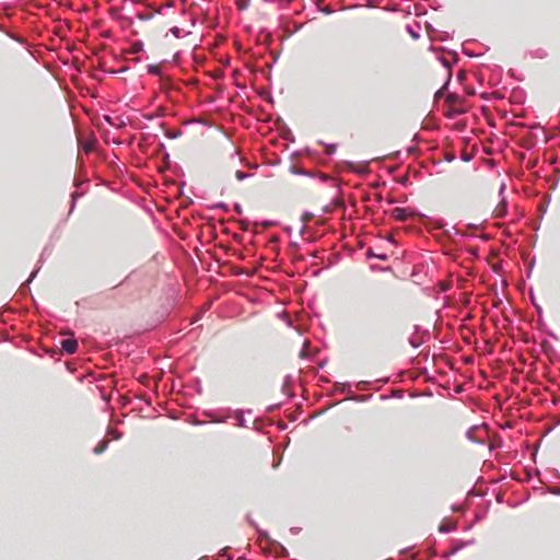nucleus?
Here are the masks:
<instances>
[{
    "instance_id": "41",
    "label": "nucleus",
    "mask_w": 560,
    "mask_h": 560,
    "mask_svg": "<svg viewBox=\"0 0 560 560\" xmlns=\"http://www.w3.org/2000/svg\"><path fill=\"white\" fill-rule=\"evenodd\" d=\"M307 228H306V224L305 222L302 224L301 229H300V234L303 235L305 232H306Z\"/></svg>"
},
{
    "instance_id": "48",
    "label": "nucleus",
    "mask_w": 560,
    "mask_h": 560,
    "mask_svg": "<svg viewBox=\"0 0 560 560\" xmlns=\"http://www.w3.org/2000/svg\"><path fill=\"white\" fill-rule=\"evenodd\" d=\"M305 217H311V214H310V213H307V212H304L303 218H302V219H303V221H305Z\"/></svg>"
},
{
    "instance_id": "53",
    "label": "nucleus",
    "mask_w": 560,
    "mask_h": 560,
    "mask_svg": "<svg viewBox=\"0 0 560 560\" xmlns=\"http://www.w3.org/2000/svg\"><path fill=\"white\" fill-rule=\"evenodd\" d=\"M291 532L296 533L298 529L296 528H291Z\"/></svg>"
},
{
    "instance_id": "14",
    "label": "nucleus",
    "mask_w": 560,
    "mask_h": 560,
    "mask_svg": "<svg viewBox=\"0 0 560 560\" xmlns=\"http://www.w3.org/2000/svg\"><path fill=\"white\" fill-rule=\"evenodd\" d=\"M108 446L107 440H102L93 450L94 454L100 455L102 454Z\"/></svg>"
},
{
    "instance_id": "1",
    "label": "nucleus",
    "mask_w": 560,
    "mask_h": 560,
    "mask_svg": "<svg viewBox=\"0 0 560 560\" xmlns=\"http://www.w3.org/2000/svg\"><path fill=\"white\" fill-rule=\"evenodd\" d=\"M246 518H247V522L253 527L256 528L259 537L265 538L269 542L270 547L272 548V550L277 557H289V551L287 550L285 547H283L280 542L272 540L266 530L258 528L256 522L254 520H252V517L249 515H247Z\"/></svg>"
},
{
    "instance_id": "38",
    "label": "nucleus",
    "mask_w": 560,
    "mask_h": 560,
    "mask_svg": "<svg viewBox=\"0 0 560 560\" xmlns=\"http://www.w3.org/2000/svg\"><path fill=\"white\" fill-rule=\"evenodd\" d=\"M349 399H352V400H357V401H362L363 400V397L361 396H357V395H351Z\"/></svg>"
},
{
    "instance_id": "24",
    "label": "nucleus",
    "mask_w": 560,
    "mask_h": 560,
    "mask_svg": "<svg viewBox=\"0 0 560 560\" xmlns=\"http://www.w3.org/2000/svg\"><path fill=\"white\" fill-rule=\"evenodd\" d=\"M79 197H80L79 192H77V191L72 192V195H71V202H70V210H69L70 213L74 210L75 205H77V199Z\"/></svg>"
},
{
    "instance_id": "43",
    "label": "nucleus",
    "mask_w": 560,
    "mask_h": 560,
    "mask_svg": "<svg viewBox=\"0 0 560 560\" xmlns=\"http://www.w3.org/2000/svg\"><path fill=\"white\" fill-rule=\"evenodd\" d=\"M322 12H324L326 14H330L332 12V10L330 8H324V9H322Z\"/></svg>"
},
{
    "instance_id": "2",
    "label": "nucleus",
    "mask_w": 560,
    "mask_h": 560,
    "mask_svg": "<svg viewBox=\"0 0 560 560\" xmlns=\"http://www.w3.org/2000/svg\"><path fill=\"white\" fill-rule=\"evenodd\" d=\"M474 542H475V539H469V540L453 539L452 547L447 551H444L442 553V557L443 558L452 557V556L456 555L463 548L470 546Z\"/></svg>"
},
{
    "instance_id": "46",
    "label": "nucleus",
    "mask_w": 560,
    "mask_h": 560,
    "mask_svg": "<svg viewBox=\"0 0 560 560\" xmlns=\"http://www.w3.org/2000/svg\"><path fill=\"white\" fill-rule=\"evenodd\" d=\"M413 329H415V332L418 334L420 331V326L419 325H415Z\"/></svg>"
},
{
    "instance_id": "13",
    "label": "nucleus",
    "mask_w": 560,
    "mask_h": 560,
    "mask_svg": "<svg viewBox=\"0 0 560 560\" xmlns=\"http://www.w3.org/2000/svg\"><path fill=\"white\" fill-rule=\"evenodd\" d=\"M406 30L412 38L418 39L420 37V34H419L420 25L419 24H417L416 27L408 24L406 26Z\"/></svg>"
},
{
    "instance_id": "25",
    "label": "nucleus",
    "mask_w": 560,
    "mask_h": 560,
    "mask_svg": "<svg viewBox=\"0 0 560 560\" xmlns=\"http://www.w3.org/2000/svg\"><path fill=\"white\" fill-rule=\"evenodd\" d=\"M148 72H149L150 74H155V75H158V74H160V73H161V69H160V67H159L158 65H149V66H148Z\"/></svg>"
},
{
    "instance_id": "30",
    "label": "nucleus",
    "mask_w": 560,
    "mask_h": 560,
    "mask_svg": "<svg viewBox=\"0 0 560 560\" xmlns=\"http://www.w3.org/2000/svg\"><path fill=\"white\" fill-rule=\"evenodd\" d=\"M108 434H110L113 436V439L115 440H119L121 438V432L117 431V430H114V429H108L107 430Z\"/></svg>"
},
{
    "instance_id": "11",
    "label": "nucleus",
    "mask_w": 560,
    "mask_h": 560,
    "mask_svg": "<svg viewBox=\"0 0 560 560\" xmlns=\"http://www.w3.org/2000/svg\"><path fill=\"white\" fill-rule=\"evenodd\" d=\"M95 140H81L79 142L80 149L85 152H91L94 148Z\"/></svg>"
},
{
    "instance_id": "21",
    "label": "nucleus",
    "mask_w": 560,
    "mask_h": 560,
    "mask_svg": "<svg viewBox=\"0 0 560 560\" xmlns=\"http://www.w3.org/2000/svg\"><path fill=\"white\" fill-rule=\"evenodd\" d=\"M450 81H451V75H448L447 80L445 81V83L442 85V88H440L436 92H435V98H440L443 96L444 92L447 90L448 88V84H450Z\"/></svg>"
},
{
    "instance_id": "37",
    "label": "nucleus",
    "mask_w": 560,
    "mask_h": 560,
    "mask_svg": "<svg viewBox=\"0 0 560 560\" xmlns=\"http://www.w3.org/2000/svg\"><path fill=\"white\" fill-rule=\"evenodd\" d=\"M336 151V144H329L328 145V154H332Z\"/></svg>"
},
{
    "instance_id": "27",
    "label": "nucleus",
    "mask_w": 560,
    "mask_h": 560,
    "mask_svg": "<svg viewBox=\"0 0 560 560\" xmlns=\"http://www.w3.org/2000/svg\"><path fill=\"white\" fill-rule=\"evenodd\" d=\"M50 253H51V249L48 247H45L40 254V258H39L38 262L42 264L44 261L45 257L49 256Z\"/></svg>"
},
{
    "instance_id": "10",
    "label": "nucleus",
    "mask_w": 560,
    "mask_h": 560,
    "mask_svg": "<svg viewBox=\"0 0 560 560\" xmlns=\"http://www.w3.org/2000/svg\"><path fill=\"white\" fill-rule=\"evenodd\" d=\"M335 390L340 393H351V384L349 382L339 383L337 382L334 385Z\"/></svg>"
},
{
    "instance_id": "36",
    "label": "nucleus",
    "mask_w": 560,
    "mask_h": 560,
    "mask_svg": "<svg viewBox=\"0 0 560 560\" xmlns=\"http://www.w3.org/2000/svg\"><path fill=\"white\" fill-rule=\"evenodd\" d=\"M462 160L465 162H468L471 160V155L468 153H464V154H462Z\"/></svg>"
},
{
    "instance_id": "33",
    "label": "nucleus",
    "mask_w": 560,
    "mask_h": 560,
    "mask_svg": "<svg viewBox=\"0 0 560 560\" xmlns=\"http://www.w3.org/2000/svg\"><path fill=\"white\" fill-rule=\"evenodd\" d=\"M446 233L448 235H451V234H453V235L459 234L458 230L455 226H452L450 230H446Z\"/></svg>"
},
{
    "instance_id": "49",
    "label": "nucleus",
    "mask_w": 560,
    "mask_h": 560,
    "mask_svg": "<svg viewBox=\"0 0 560 560\" xmlns=\"http://www.w3.org/2000/svg\"><path fill=\"white\" fill-rule=\"evenodd\" d=\"M218 422H225L226 421V418H221L219 420H217Z\"/></svg>"
},
{
    "instance_id": "45",
    "label": "nucleus",
    "mask_w": 560,
    "mask_h": 560,
    "mask_svg": "<svg viewBox=\"0 0 560 560\" xmlns=\"http://www.w3.org/2000/svg\"><path fill=\"white\" fill-rule=\"evenodd\" d=\"M551 493L560 495V489H552Z\"/></svg>"
},
{
    "instance_id": "6",
    "label": "nucleus",
    "mask_w": 560,
    "mask_h": 560,
    "mask_svg": "<svg viewBox=\"0 0 560 560\" xmlns=\"http://www.w3.org/2000/svg\"><path fill=\"white\" fill-rule=\"evenodd\" d=\"M438 59L440 60V62L443 65L444 68L450 70L452 68V66L457 62L458 57L456 54H453L452 60H448L445 56L439 55Z\"/></svg>"
},
{
    "instance_id": "34",
    "label": "nucleus",
    "mask_w": 560,
    "mask_h": 560,
    "mask_svg": "<svg viewBox=\"0 0 560 560\" xmlns=\"http://www.w3.org/2000/svg\"><path fill=\"white\" fill-rule=\"evenodd\" d=\"M444 159L447 162H452L455 160V154H453V153L446 154Z\"/></svg>"
},
{
    "instance_id": "18",
    "label": "nucleus",
    "mask_w": 560,
    "mask_h": 560,
    "mask_svg": "<svg viewBox=\"0 0 560 560\" xmlns=\"http://www.w3.org/2000/svg\"><path fill=\"white\" fill-rule=\"evenodd\" d=\"M170 32L176 37V38H180L183 37L184 35H188L190 34V32H184L183 28L178 27V26H173Z\"/></svg>"
},
{
    "instance_id": "9",
    "label": "nucleus",
    "mask_w": 560,
    "mask_h": 560,
    "mask_svg": "<svg viewBox=\"0 0 560 560\" xmlns=\"http://www.w3.org/2000/svg\"><path fill=\"white\" fill-rule=\"evenodd\" d=\"M365 256L368 258H376L380 260H387L388 255L386 253H375L372 248H368Z\"/></svg>"
},
{
    "instance_id": "5",
    "label": "nucleus",
    "mask_w": 560,
    "mask_h": 560,
    "mask_svg": "<svg viewBox=\"0 0 560 560\" xmlns=\"http://www.w3.org/2000/svg\"><path fill=\"white\" fill-rule=\"evenodd\" d=\"M39 268H40V266H38L36 269H34L32 271V273L30 275L28 279L21 285L20 291L22 294H25L26 292L30 291V283L35 279Z\"/></svg>"
},
{
    "instance_id": "39",
    "label": "nucleus",
    "mask_w": 560,
    "mask_h": 560,
    "mask_svg": "<svg viewBox=\"0 0 560 560\" xmlns=\"http://www.w3.org/2000/svg\"><path fill=\"white\" fill-rule=\"evenodd\" d=\"M456 98H457V95H456V94H452V93H450V94L447 95V100H448L450 102H453V101H455Z\"/></svg>"
},
{
    "instance_id": "16",
    "label": "nucleus",
    "mask_w": 560,
    "mask_h": 560,
    "mask_svg": "<svg viewBox=\"0 0 560 560\" xmlns=\"http://www.w3.org/2000/svg\"><path fill=\"white\" fill-rule=\"evenodd\" d=\"M182 135V130H172V129H164V136L168 139H176Z\"/></svg>"
},
{
    "instance_id": "51",
    "label": "nucleus",
    "mask_w": 560,
    "mask_h": 560,
    "mask_svg": "<svg viewBox=\"0 0 560 560\" xmlns=\"http://www.w3.org/2000/svg\"><path fill=\"white\" fill-rule=\"evenodd\" d=\"M277 406H278V405H272V406H270L268 409H269V410H273Z\"/></svg>"
},
{
    "instance_id": "15",
    "label": "nucleus",
    "mask_w": 560,
    "mask_h": 560,
    "mask_svg": "<svg viewBox=\"0 0 560 560\" xmlns=\"http://www.w3.org/2000/svg\"><path fill=\"white\" fill-rule=\"evenodd\" d=\"M456 529V524H446V523H442L440 524L439 526V532L440 533H452Z\"/></svg>"
},
{
    "instance_id": "8",
    "label": "nucleus",
    "mask_w": 560,
    "mask_h": 560,
    "mask_svg": "<svg viewBox=\"0 0 560 560\" xmlns=\"http://www.w3.org/2000/svg\"><path fill=\"white\" fill-rule=\"evenodd\" d=\"M475 430H477V427H476V425H474V427L469 428V429L467 430V432H466V438H467L469 441H471L472 443H475V444H480V445H481V444H485V439H482V438H477V436H475V435H474V431H475Z\"/></svg>"
},
{
    "instance_id": "52",
    "label": "nucleus",
    "mask_w": 560,
    "mask_h": 560,
    "mask_svg": "<svg viewBox=\"0 0 560 560\" xmlns=\"http://www.w3.org/2000/svg\"><path fill=\"white\" fill-rule=\"evenodd\" d=\"M15 40L20 42V43H23V40L19 37H13Z\"/></svg>"
},
{
    "instance_id": "29",
    "label": "nucleus",
    "mask_w": 560,
    "mask_h": 560,
    "mask_svg": "<svg viewBox=\"0 0 560 560\" xmlns=\"http://www.w3.org/2000/svg\"><path fill=\"white\" fill-rule=\"evenodd\" d=\"M530 299H532V302H533L534 307H535V310L537 311L538 315H539V316H541V314H542V308H541V306H540L539 304H537V303L535 302L534 293H533V292H530Z\"/></svg>"
},
{
    "instance_id": "35",
    "label": "nucleus",
    "mask_w": 560,
    "mask_h": 560,
    "mask_svg": "<svg viewBox=\"0 0 560 560\" xmlns=\"http://www.w3.org/2000/svg\"><path fill=\"white\" fill-rule=\"evenodd\" d=\"M234 210L236 213L241 214L242 213V206L240 203H234Z\"/></svg>"
},
{
    "instance_id": "26",
    "label": "nucleus",
    "mask_w": 560,
    "mask_h": 560,
    "mask_svg": "<svg viewBox=\"0 0 560 560\" xmlns=\"http://www.w3.org/2000/svg\"><path fill=\"white\" fill-rule=\"evenodd\" d=\"M213 209H221V210L228 212L229 211V206L225 202L220 201V202L213 205Z\"/></svg>"
},
{
    "instance_id": "50",
    "label": "nucleus",
    "mask_w": 560,
    "mask_h": 560,
    "mask_svg": "<svg viewBox=\"0 0 560 560\" xmlns=\"http://www.w3.org/2000/svg\"><path fill=\"white\" fill-rule=\"evenodd\" d=\"M395 202H396V200H395V199H390V200H388V203H389V205H393V203H395Z\"/></svg>"
},
{
    "instance_id": "22",
    "label": "nucleus",
    "mask_w": 560,
    "mask_h": 560,
    "mask_svg": "<svg viewBox=\"0 0 560 560\" xmlns=\"http://www.w3.org/2000/svg\"><path fill=\"white\" fill-rule=\"evenodd\" d=\"M422 343H423V340L421 338H418L415 336H411L409 338V345L415 349L419 348Z\"/></svg>"
},
{
    "instance_id": "20",
    "label": "nucleus",
    "mask_w": 560,
    "mask_h": 560,
    "mask_svg": "<svg viewBox=\"0 0 560 560\" xmlns=\"http://www.w3.org/2000/svg\"><path fill=\"white\" fill-rule=\"evenodd\" d=\"M236 420H237V425L238 427H242V428H246L247 427L246 420L244 418V411L243 410H237L236 411Z\"/></svg>"
},
{
    "instance_id": "4",
    "label": "nucleus",
    "mask_w": 560,
    "mask_h": 560,
    "mask_svg": "<svg viewBox=\"0 0 560 560\" xmlns=\"http://www.w3.org/2000/svg\"><path fill=\"white\" fill-rule=\"evenodd\" d=\"M413 214V210L409 208L397 207L392 210V217L398 221H405Z\"/></svg>"
},
{
    "instance_id": "3",
    "label": "nucleus",
    "mask_w": 560,
    "mask_h": 560,
    "mask_svg": "<svg viewBox=\"0 0 560 560\" xmlns=\"http://www.w3.org/2000/svg\"><path fill=\"white\" fill-rule=\"evenodd\" d=\"M61 348L65 352L72 354L78 350V340L71 336L60 341Z\"/></svg>"
},
{
    "instance_id": "28",
    "label": "nucleus",
    "mask_w": 560,
    "mask_h": 560,
    "mask_svg": "<svg viewBox=\"0 0 560 560\" xmlns=\"http://www.w3.org/2000/svg\"><path fill=\"white\" fill-rule=\"evenodd\" d=\"M50 253H51V249L48 247H45L40 254V258H39L38 262L42 264L44 261L45 257L49 256Z\"/></svg>"
},
{
    "instance_id": "32",
    "label": "nucleus",
    "mask_w": 560,
    "mask_h": 560,
    "mask_svg": "<svg viewBox=\"0 0 560 560\" xmlns=\"http://www.w3.org/2000/svg\"><path fill=\"white\" fill-rule=\"evenodd\" d=\"M220 557L226 558V560H233V557L228 553L226 549L221 550Z\"/></svg>"
},
{
    "instance_id": "40",
    "label": "nucleus",
    "mask_w": 560,
    "mask_h": 560,
    "mask_svg": "<svg viewBox=\"0 0 560 560\" xmlns=\"http://www.w3.org/2000/svg\"><path fill=\"white\" fill-rule=\"evenodd\" d=\"M138 18L142 21H145V20H149L151 18V15H145V14H139Z\"/></svg>"
},
{
    "instance_id": "19",
    "label": "nucleus",
    "mask_w": 560,
    "mask_h": 560,
    "mask_svg": "<svg viewBox=\"0 0 560 560\" xmlns=\"http://www.w3.org/2000/svg\"><path fill=\"white\" fill-rule=\"evenodd\" d=\"M547 51L544 49V48H537L533 51H530V56L533 58H539V59H544L547 57Z\"/></svg>"
},
{
    "instance_id": "31",
    "label": "nucleus",
    "mask_w": 560,
    "mask_h": 560,
    "mask_svg": "<svg viewBox=\"0 0 560 560\" xmlns=\"http://www.w3.org/2000/svg\"><path fill=\"white\" fill-rule=\"evenodd\" d=\"M548 202H549V199L546 202H540V205L538 207V209L541 213V218L544 217L545 212L547 211Z\"/></svg>"
},
{
    "instance_id": "7",
    "label": "nucleus",
    "mask_w": 560,
    "mask_h": 560,
    "mask_svg": "<svg viewBox=\"0 0 560 560\" xmlns=\"http://www.w3.org/2000/svg\"><path fill=\"white\" fill-rule=\"evenodd\" d=\"M290 172L292 174H294V175L314 177V173L312 171L305 170V168H303L301 166H298V165H292L290 167Z\"/></svg>"
},
{
    "instance_id": "23",
    "label": "nucleus",
    "mask_w": 560,
    "mask_h": 560,
    "mask_svg": "<svg viewBox=\"0 0 560 560\" xmlns=\"http://www.w3.org/2000/svg\"><path fill=\"white\" fill-rule=\"evenodd\" d=\"M252 176H253V173H247V172L240 171V170L235 172V177L238 180H244V179L249 178Z\"/></svg>"
},
{
    "instance_id": "42",
    "label": "nucleus",
    "mask_w": 560,
    "mask_h": 560,
    "mask_svg": "<svg viewBox=\"0 0 560 560\" xmlns=\"http://www.w3.org/2000/svg\"><path fill=\"white\" fill-rule=\"evenodd\" d=\"M463 52L469 57H475L476 55L474 52H471L470 50H467V49H463Z\"/></svg>"
},
{
    "instance_id": "44",
    "label": "nucleus",
    "mask_w": 560,
    "mask_h": 560,
    "mask_svg": "<svg viewBox=\"0 0 560 560\" xmlns=\"http://www.w3.org/2000/svg\"><path fill=\"white\" fill-rule=\"evenodd\" d=\"M504 190H505V184H502L500 187V191H499L500 196L504 192Z\"/></svg>"
},
{
    "instance_id": "12",
    "label": "nucleus",
    "mask_w": 560,
    "mask_h": 560,
    "mask_svg": "<svg viewBox=\"0 0 560 560\" xmlns=\"http://www.w3.org/2000/svg\"><path fill=\"white\" fill-rule=\"evenodd\" d=\"M506 208H508V202L506 200L503 198L501 200V202L499 203V206L495 208V213L498 217H504L506 214Z\"/></svg>"
},
{
    "instance_id": "47",
    "label": "nucleus",
    "mask_w": 560,
    "mask_h": 560,
    "mask_svg": "<svg viewBox=\"0 0 560 560\" xmlns=\"http://www.w3.org/2000/svg\"><path fill=\"white\" fill-rule=\"evenodd\" d=\"M366 384H368L366 382L361 381V382L359 383V385H358V386H359V388H362V386H363V385H366Z\"/></svg>"
},
{
    "instance_id": "17",
    "label": "nucleus",
    "mask_w": 560,
    "mask_h": 560,
    "mask_svg": "<svg viewBox=\"0 0 560 560\" xmlns=\"http://www.w3.org/2000/svg\"><path fill=\"white\" fill-rule=\"evenodd\" d=\"M291 381H292L291 376L287 375L284 377V382H283V385H282L283 393H285L289 397L293 396V393H291L290 388H289Z\"/></svg>"
}]
</instances>
